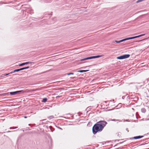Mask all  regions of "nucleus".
Instances as JSON below:
<instances>
[{"instance_id": "obj_6", "label": "nucleus", "mask_w": 149, "mask_h": 149, "mask_svg": "<svg viewBox=\"0 0 149 149\" xmlns=\"http://www.w3.org/2000/svg\"><path fill=\"white\" fill-rule=\"evenodd\" d=\"M143 136H134L133 137V139H139L141 138H142L143 137Z\"/></svg>"}, {"instance_id": "obj_13", "label": "nucleus", "mask_w": 149, "mask_h": 149, "mask_svg": "<svg viewBox=\"0 0 149 149\" xmlns=\"http://www.w3.org/2000/svg\"><path fill=\"white\" fill-rule=\"evenodd\" d=\"M132 39V37H130V38H125V39H124V41H125L127 40H130V39Z\"/></svg>"}, {"instance_id": "obj_4", "label": "nucleus", "mask_w": 149, "mask_h": 149, "mask_svg": "<svg viewBox=\"0 0 149 149\" xmlns=\"http://www.w3.org/2000/svg\"><path fill=\"white\" fill-rule=\"evenodd\" d=\"M130 56V55L129 54H125L118 57H117V58L119 59H122L127 58L129 57Z\"/></svg>"}, {"instance_id": "obj_5", "label": "nucleus", "mask_w": 149, "mask_h": 149, "mask_svg": "<svg viewBox=\"0 0 149 149\" xmlns=\"http://www.w3.org/2000/svg\"><path fill=\"white\" fill-rule=\"evenodd\" d=\"M32 63L31 62H26L24 63H22V64H19V66H21L24 65H25L28 64H29V63Z\"/></svg>"}, {"instance_id": "obj_2", "label": "nucleus", "mask_w": 149, "mask_h": 149, "mask_svg": "<svg viewBox=\"0 0 149 149\" xmlns=\"http://www.w3.org/2000/svg\"><path fill=\"white\" fill-rule=\"evenodd\" d=\"M26 92V91H24L23 90L17 91L15 92H10L9 93L11 95H15L17 94H24Z\"/></svg>"}, {"instance_id": "obj_20", "label": "nucleus", "mask_w": 149, "mask_h": 149, "mask_svg": "<svg viewBox=\"0 0 149 149\" xmlns=\"http://www.w3.org/2000/svg\"><path fill=\"white\" fill-rule=\"evenodd\" d=\"M126 130L128 132L129 131H128V128H126Z\"/></svg>"}, {"instance_id": "obj_23", "label": "nucleus", "mask_w": 149, "mask_h": 149, "mask_svg": "<svg viewBox=\"0 0 149 149\" xmlns=\"http://www.w3.org/2000/svg\"><path fill=\"white\" fill-rule=\"evenodd\" d=\"M112 120V121H116L115 120V119Z\"/></svg>"}, {"instance_id": "obj_1", "label": "nucleus", "mask_w": 149, "mask_h": 149, "mask_svg": "<svg viewBox=\"0 0 149 149\" xmlns=\"http://www.w3.org/2000/svg\"><path fill=\"white\" fill-rule=\"evenodd\" d=\"M107 123L104 120H100L95 124L93 127V132L95 134L98 132H100L105 126Z\"/></svg>"}, {"instance_id": "obj_25", "label": "nucleus", "mask_w": 149, "mask_h": 149, "mask_svg": "<svg viewBox=\"0 0 149 149\" xmlns=\"http://www.w3.org/2000/svg\"><path fill=\"white\" fill-rule=\"evenodd\" d=\"M31 125V124H29V125Z\"/></svg>"}, {"instance_id": "obj_11", "label": "nucleus", "mask_w": 149, "mask_h": 149, "mask_svg": "<svg viewBox=\"0 0 149 149\" xmlns=\"http://www.w3.org/2000/svg\"><path fill=\"white\" fill-rule=\"evenodd\" d=\"M145 35V34H141V35H139L138 36H134V37H135V38H139V37H141L143 36H144Z\"/></svg>"}, {"instance_id": "obj_22", "label": "nucleus", "mask_w": 149, "mask_h": 149, "mask_svg": "<svg viewBox=\"0 0 149 149\" xmlns=\"http://www.w3.org/2000/svg\"><path fill=\"white\" fill-rule=\"evenodd\" d=\"M132 39L135 38V37H132Z\"/></svg>"}, {"instance_id": "obj_8", "label": "nucleus", "mask_w": 149, "mask_h": 149, "mask_svg": "<svg viewBox=\"0 0 149 149\" xmlns=\"http://www.w3.org/2000/svg\"><path fill=\"white\" fill-rule=\"evenodd\" d=\"M88 70H79L77 72H87L88 71Z\"/></svg>"}, {"instance_id": "obj_9", "label": "nucleus", "mask_w": 149, "mask_h": 149, "mask_svg": "<svg viewBox=\"0 0 149 149\" xmlns=\"http://www.w3.org/2000/svg\"><path fill=\"white\" fill-rule=\"evenodd\" d=\"M141 111L142 112L145 113L146 111V110L144 108H142L141 109Z\"/></svg>"}, {"instance_id": "obj_18", "label": "nucleus", "mask_w": 149, "mask_h": 149, "mask_svg": "<svg viewBox=\"0 0 149 149\" xmlns=\"http://www.w3.org/2000/svg\"><path fill=\"white\" fill-rule=\"evenodd\" d=\"M17 127H10V129H15V128H17Z\"/></svg>"}, {"instance_id": "obj_19", "label": "nucleus", "mask_w": 149, "mask_h": 149, "mask_svg": "<svg viewBox=\"0 0 149 149\" xmlns=\"http://www.w3.org/2000/svg\"><path fill=\"white\" fill-rule=\"evenodd\" d=\"M49 117L50 118V119L53 118H54V116H51Z\"/></svg>"}, {"instance_id": "obj_7", "label": "nucleus", "mask_w": 149, "mask_h": 149, "mask_svg": "<svg viewBox=\"0 0 149 149\" xmlns=\"http://www.w3.org/2000/svg\"><path fill=\"white\" fill-rule=\"evenodd\" d=\"M124 41V39H123V40H120L118 41L117 40H115V41L113 42L114 43V42H116L117 43H119L120 42H123Z\"/></svg>"}, {"instance_id": "obj_17", "label": "nucleus", "mask_w": 149, "mask_h": 149, "mask_svg": "<svg viewBox=\"0 0 149 149\" xmlns=\"http://www.w3.org/2000/svg\"><path fill=\"white\" fill-rule=\"evenodd\" d=\"M73 73H68L67 74V75H70V74H73Z\"/></svg>"}, {"instance_id": "obj_21", "label": "nucleus", "mask_w": 149, "mask_h": 149, "mask_svg": "<svg viewBox=\"0 0 149 149\" xmlns=\"http://www.w3.org/2000/svg\"><path fill=\"white\" fill-rule=\"evenodd\" d=\"M24 118H27V117L26 116H24Z\"/></svg>"}, {"instance_id": "obj_12", "label": "nucleus", "mask_w": 149, "mask_h": 149, "mask_svg": "<svg viewBox=\"0 0 149 149\" xmlns=\"http://www.w3.org/2000/svg\"><path fill=\"white\" fill-rule=\"evenodd\" d=\"M47 100V98H44L42 99V102H45Z\"/></svg>"}, {"instance_id": "obj_14", "label": "nucleus", "mask_w": 149, "mask_h": 149, "mask_svg": "<svg viewBox=\"0 0 149 149\" xmlns=\"http://www.w3.org/2000/svg\"><path fill=\"white\" fill-rule=\"evenodd\" d=\"M132 39V37H130V38H125V39H124V41H125L127 40H130V39Z\"/></svg>"}, {"instance_id": "obj_10", "label": "nucleus", "mask_w": 149, "mask_h": 149, "mask_svg": "<svg viewBox=\"0 0 149 149\" xmlns=\"http://www.w3.org/2000/svg\"><path fill=\"white\" fill-rule=\"evenodd\" d=\"M29 68V67L28 66V67H26L22 68H20V70H25V69H28Z\"/></svg>"}, {"instance_id": "obj_24", "label": "nucleus", "mask_w": 149, "mask_h": 149, "mask_svg": "<svg viewBox=\"0 0 149 149\" xmlns=\"http://www.w3.org/2000/svg\"><path fill=\"white\" fill-rule=\"evenodd\" d=\"M10 132V131H9L8 132Z\"/></svg>"}, {"instance_id": "obj_3", "label": "nucleus", "mask_w": 149, "mask_h": 149, "mask_svg": "<svg viewBox=\"0 0 149 149\" xmlns=\"http://www.w3.org/2000/svg\"><path fill=\"white\" fill-rule=\"evenodd\" d=\"M102 56V55H97V56H91V57L86 58L84 59H81V61H84L85 60L90 59H91L92 58H99L100 57H101Z\"/></svg>"}, {"instance_id": "obj_15", "label": "nucleus", "mask_w": 149, "mask_h": 149, "mask_svg": "<svg viewBox=\"0 0 149 149\" xmlns=\"http://www.w3.org/2000/svg\"><path fill=\"white\" fill-rule=\"evenodd\" d=\"M21 70H20V69H16V70H15L13 72H18L19 71H21Z\"/></svg>"}, {"instance_id": "obj_16", "label": "nucleus", "mask_w": 149, "mask_h": 149, "mask_svg": "<svg viewBox=\"0 0 149 149\" xmlns=\"http://www.w3.org/2000/svg\"><path fill=\"white\" fill-rule=\"evenodd\" d=\"M12 73V72H11V73H10L9 74H2V77H3L5 76H7V75H8V74H10V73Z\"/></svg>"}]
</instances>
